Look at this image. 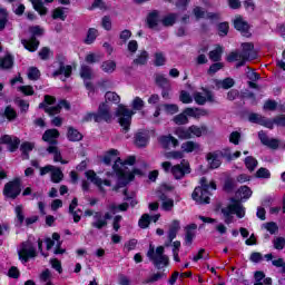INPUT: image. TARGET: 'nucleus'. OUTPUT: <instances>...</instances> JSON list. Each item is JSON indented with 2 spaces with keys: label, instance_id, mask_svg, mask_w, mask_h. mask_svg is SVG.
<instances>
[{
  "label": "nucleus",
  "instance_id": "bf43d9fd",
  "mask_svg": "<svg viewBox=\"0 0 285 285\" xmlns=\"http://www.w3.org/2000/svg\"><path fill=\"white\" fill-rule=\"evenodd\" d=\"M38 55L40 59H42V61H48V59H50V56L52 55V51H50V48L45 47L38 52Z\"/></svg>",
  "mask_w": 285,
  "mask_h": 285
},
{
  "label": "nucleus",
  "instance_id": "4468645a",
  "mask_svg": "<svg viewBox=\"0 0 285 285\" xmlns=\"http://www.w3.org/2000/svg\"><path fill=\"white\" fill-rule=\"evenodd\" d=\"M204 94L196 91L194 92V100L196 104H198V106H204V104H206V101H209V104H215V94H213V91L207 90V89H203Z\"/></svg>",
  "mask_w": 285,
  "mask_h": 285
},
{
  "label": "nucleus",
  "instance_id": "f704fd0d",
  "mask_svg": "<svg viewBox=\"0 0 285 285\" xmlns=\"http://www.w3.org/2000/svg\"><path fill=\"white\" fill-rule=\"evenodd\" d=\"M159 23V11H153L147 17V24L149 28H157Z\"/></svg>",
  "mask_w": 285,
  "mask_h": 285
},
{
  "label": "nucleus",
  "instance_id": "58836bf2",
  "mask_svg": "<svg viewBox=\"0 0 285 285\" xmlns=\"http://www.w3.org/2000/svg\"><path fill=\"white\" fill-rule=\"evenodd\" d=\"M63 179V171H61L60 168L55 167L51 170V181H53V184H59L61 183Z\"/></svg>",
  "mask_w": 285,
  "mask_h": 285
},
{
  "label": "nucleus",
  "instance_id": "1a4fd4ad",
  "mask_svg": "<svg viewBox=\"0 0 285 285\" xmlns=\"http://www.w3.org/2000/svg\"><path fill=\"white\" fill-rule=\"evenodd\" d=\"M132 110L126 108L124 105H120L116 110V117H118V122L122 128V132H128L130 130V124L132 121Z\"/></svg>",
  "mask_w": 285,
  "mask_h": 285
},
{
  "label": "nucleus",
  "instance_id": "a19ab883",
  "mask_svg": "<svg viewBox=\"0 0 285 285\" xmlns=\"http://www.w3.org/2000/svg\"><path fill=\"white\" fill-rule=\"evenodd\" d=\"M223 52L224 48L222 46H217L215 50L209 52L210 61H220Z\"/></svg>",
  "mask_w": 285,
  "mask_h": 285
},
{
  "label": "nucleus",
  "instance_id": "052dcab7",
  "mask_svg": "<svg viewBox=\"0 0 285 285\" xmlns=\"http://www.w3.org/2000/svg\"><path fill=\"white\" fill-rule=\"evenodd\" d=\"M273 244H274V248L276 250H284V247H285V238L284 237H276L274 240H273Z\"/></svg>",
  "mask_w": 285,
  "mask_h": 285
},
{
  "label": "nucleus",
  "instance_id": "aec40b11",
  "mask_svg": "<svg viewBox=\"0 0 285 285\" xmlns=\"http://www.w3.org/2000/svg\"><path fill=\"white\" fill-rule=\"evenodd\" d=\"M180 229H181V225H180L179 220H173L170 223L169 230H168L169 244H167V246H170V244H173V239H175V237H177V233H179Z\"/></svg>",
  "mask_w": 285,
  "mask_h": 285
},
{
  "label": "nucleus",
  "instance_id": "5fc2aeb1",
  "mask_svg": "<svg viewBox=\"0 0 285 285\" xmlns=\"http://www.w3.org/2000/svg\"><path fill=\"white\" fill-rule=\"evenodd\" d=\"M245 166L253 173L257 168V159L250 156L245 158Z\"/></svg>",
  "mask_w": 285,
  "mask_h": 285
},
{
  "label": "nucleus",
  "instance_id": "72a5a7b5",
  "mask_svg": "<svg viewBox=\"0 0 285 285\" xmlns=\"http://www.w3.org/2000/svg\"><path fill=\"white\" fill-rule=\"evenodd\" d=\"M136 161L135 156H129L122 164L125 166V173H127V175H141V170L139 169H135L134 171H129L128 168L126 166H134Z\"/></svg>",
  "mask_w": 285,
  "mask_h": 285
},
{
  "label": "nucleus",
  "instance_id": "f8f14e48",
  "mask_svg": "<svg viewBox=\"0 0 285 285\" xmlns=\"http://www.w3.org/2000/svg\"><path fill=\"white\" fill-rule=\"evenodd\" d=\"M220 157H227L228 159H233V156H230V149L227 148L207 154V161L209 164V168H219V166H222V160L219 159Z\"/></svg>",
  "mask_w": 285,
  "mask_h": 285
},
{
  "label": "nucleus",
  "instance_id": "c03bdc74",
  "mask_svg": "<svg viewBox=\"0 0 285 285\" xmlns=\"http://www.w3.org/2000/svg\"><path fill=\"white\" fill-rule=\"evenodd\" d=\"M108 101H110L111 104H119V101H121V98L119 97V95H117V92L108 91L105 95V104H108Z\"/></svg>",
  "mask_w": 285,
  "mask_h": 285
},
{
  "label": "nucleus",
  "instance_id": "37998d69",
  "mask_svg": "<svg viewBox=\"0 0 285 285\" xmlns=\"http://www.w3.org/2000/svg\"><path fill=\"white\" fill-rule=\"evenodd\" d=\"M237 195L238 197H240V199H250V197L253 196V190H250L248 186H242L237 190Z\"/></svg>",
  "mask_w": 285,
  "mask_h": 285
},
{
  "label": "nucleus",
  "instance_id": "9b49d317",
  "mask_svg": "<svg viewBox=\"0 0 285 285\" xmlns=\"http://www.w3.org/2000/svg\"><path fill=\"white\" fill-rule=\"evenodd\" d=\"M2 193L8 199H17L21 195V178H14L7 183Z\"/></svg>",
  "mask_w": 285,
  "mask_h": 285
},
{
  "label": "nucleus",
  "instance_id": "49530a36",
  "mask_svg": "<svg viewBox=\"0 0 285 285\" xmlns=\"http://www.w3.org/2000/svg\"><path fill=\"white\" fill-rule=\"evenodd\" d=\"M175 21H177V14L169 13L163 18L161 23H163V26L168 28L170 26H175Z\"/></svg>",
  "mask_w": 285,
  "mask_h": 285
},
{
  "label": "nucleus",
  "instance_id": "c85d7f7f",
  "mask_svg": "<svg viewBox=\"0 0 285 285\" xmlns=\"http://www.w3.org/2000/svg\"><path fill=\"white\" fill-rule=\"evenodd\" d=\"M159 199H160V202H163V204H161L163 210L170 212L175 207V200H173V198H168V196H166V194H161L159 196Z\"/></svg>",
  "mask_w": 285,
  "mask_h": 285
},
{
  "label": "nucleus",
  "instance_id": "dca6fc26",
  "mask_svg": "<svg viewBox=\"0 0 285 285\" xmlns=\"http://www.w3.org/2000/svg\"><path fill=\"white\" fill-rule=\"evenodd\" d=\"M0 144H7V146H9L10 153H14V150L19 148L21 140L14 136L4 135L0 138Z\"/></svg>",
  "mask_w": 285,
  "mask_h": 285
},
{
  "label": "nucleus",
  "instance_id": "2f4dec72",
  "mask_svg": "<svg viewBox=\"0 0 285 285\" xmlns=\"http://www.w3.org/2000/svg\"><path fill=\"white\" fill-rule=\"evenodd\" d=\"M59 75H63L65 78L68 79L70 75H72V66H63V63H61L59 69L52 73V77H59Z\"/></svg>",
  "mask_w": 285,
  "mask_h": 285
},
{
  "label": "nucleus",
  "instance_id": "6e6d98bb",
  "mask_svg": "<svg viewBox=\"0 0 285 285\" xmlns=\"http://www.w3.org/2000/svg\"><path fill=\"white\" fill-rule=\"evenodd\" d=\"M138 226L140 228H148L150 226V215L144 214L138 222Z\"/></svg>",
  "mask_w": 285,
  "mask_h": 285
},
{
  "label": "nucleus",
  "instance_id": "e2e57ef3",
  "mask_svg": "<svg viewBox=\"0 0 285 285\" xmlns=\"http://www.w3.org/2000/svg\"><path fill=\"white\" fill-rule=\"evenodd\" d=\"M165 157L166 159H184V151H168Z\"/></svg>",
  "mask_w": 285,
  "mask_h": 285
},
{
  "label": "nucleus",
  "instance_id": "09e8293b",
  "mask_svg": "<svg viewBox=\"0 0 285 285\" xmlns=\"http://www.w3.org/2000/svg\"><path fill=\"white\" fill-rule=\"evenodd\" d=\"M173 121L177 125V126H184L186 124H188V116H186V111L175 116L173 118Z\"/></svg>",
  "mask_w": 285,
  "mask_h": 285
},
{
  "label": "nucleus",
  "instance_id": "a18cd8bd",
  "mask_svg": "<svg viewBox=\"0 0 285 285\" xmlns=\"http://www.w3.org/2000/svg\"><path fill=\"white\" fill-rule=\"evenodd\" d=\"M134 63H136L137 66H146V63H148V51H141L134 60Z\"/></svg>",
  "mask_w": 285,
  "mask_h": 285
},
{
  "label": "nucleus",
  "instance_id": "f03ea898",
  "mask_svg": "<svg viewBox=\"0 0 285 285\" xmlns=\"http://www.w3.org/2000/svg\"><path fill=\"white\" fill-rule=\"evenodd\" d=\"M255 46L250 42H245L242 45V51H232L227 56V61L233 63V61H238L236 63V68H242V66H246V61H250V59H255Z\"/></svg>",
  "mask_w": 285,
  "mask_h": 285
},
{
  "label": "nucleus",
  "instance_id": "412c9836",
  "mask_svg": "<svg viewBox=\"0 0 285 285\" xmlns=\"http://www.w3.org/2000/svg\"><path fill=\"white\" fill-rule=\"evenodd\" d=\"M248 119L252 124H261V126H266V128H273V122L268 121L265 117L259 114H250Z\"/></svg>",
  "mask_w": 285,
  "mask_h": 285
},
{
  "label": "nucleus",
  "instance_id": "4c0bfd02",
  "mask_svg": "<svg viewBox=\"0 0 285 285\" xmlns=\"http://www.w3.org/2000/svg\"><path fill=\"white\" fill-rule=\"evenodd\" d=\"M98 36H99V31H97V29L95 28H90L87 32L85 43H87V46L95 43V40L97 39Z\"/></svg>",
  "mask_w": 285,
  "mask_h": 285
},
{
  "label": "nucleus",
  "instance_id": "a211bd4d",
  "mask_svg": "<svg viewBox=\"0 0 285 285\" xmlns=\"http://www.w3.org/2000/svg\"><path fill=\"white\" fill-rule=\"evenodd\" d=\"M57 139H59V130L57 129H48L42 135V140L50 144V146H57Z\"/></svg>",
  "mask_w": 285,
  "mask_h": 285
},
{
  "label": "nucleus",
  "instance_id": "f257e3e1",
  "mask_svg": "<svg viewBox=\"0 0 285 285\" xmlns=\"http://www.w3.org/2000/svg\"><path fill=\"white\" fill-rule=\"evenodd\" d=\"M102 161L104 164H106V166H110V164L115 161L112 166L114 173L116 174V177H118L120 181L122 180L124 185L135 179V176L132 174L126 173V169H125L126 165H124V163L121 161V158H119V150L110 149L105 154Z\"/></svg>",
  "mask_w": 285,
  "mask_h": 285
},
{
  "label": "nucleus",
  "instance_id": "8fccbe9b",
  "mask_svg": "<svg viewBox=\"0 0 285 285\" xmlns=\"http://www.w3.org/2000/svg\"><path fill=\"white\" fill-rule=\"evenodd\" d=\"M155 57V66H166V55L164 52L158 51L154 55Z\"/></svg>",
  "mask_w": 285,
  "mask_h": 285
},
{
  "label": "nucleus",
  "instance_id": "774afa93",
  "mask_svg": "<svg viewBox=\"0 0 285 285\" xmlns=\"http://www.w3.org/2000/svg\"><path fill=\"white\" fill-rule=\"evenodd\" d=\"M132 108L134 110H141V108H144V100L139 97H136L132 100Z\"/></svg>",
  "mask_w": 285,
  "mask_h": 285
},
{
  "label": "nucleus",
  "instance_id": "7c9ffc66",
  "mask_svg": "<svg viewBox=\"0 0 285 285\" xmlns=\"http://www.w3.org/2000/svg\"><path fill=\"white\" fill-rule=\"evenodd\" d=\"M102 72H106L107 75H112L115 70H117V62L115 60H106L100 66Z\"/></svg>",
  "mask_w": 285,
  "mask_h": 285
},
{
  "label": "nucleus",
  "instance_id": "5701e85b",
  "mask_svg": "<svg viewBox=\"0 0 285 285\" xmlns=\"http://www.w3.org/2000/svg\"><path fill=\"white\" fill-rule=\"evenodd\" d=\"M214 83L218 90L220 88H223V90H230V88H233V86H235V79L225 78L223 80H214Z\"/></svg>",
  "mask_w": 285,
  "mask_h": 285
},
{
  "label": "nucleus",
  "instance_id": "393cba45",
  "mask_svg": "<svg viewBox=\"0 0 285 285\" xmlns=\"http://www.w3.org/2000/svg\"><path fill=\"white\" fill-rule=\"evenodd\" d=\"M52 1L55 0H45V3H52ZM31 3L35 11L39 12V14L43 16L48 13V9L43 7V2L41 0H31Z\"/></svg>",
  "mask_w": 285,
  "mask_h": 285
},
{
  "label": "nucleus",
  "instance_id": "bb28decb",
  "mask_svg": "<svg viewBox=\"0 0 285 285\" xmlns=\"http://www.w3.org/2000/svg\"><path fill=\"white\" fill-rule=\"evenodd\" d=\"M234 27L236 30L242 32L245 37L248 36V22L244 21V19L236 18L234 20Z\"/></svg>",
  "mask_w": 285,
  "mask_h": 285
},
{
  "label": "nucleus",
  "instance_id": "de8ad7c7",
  "mask_svg": "<svg viewBox=\"0 0 285 285\" xmlns=\"http://www.w3.org/2000/svg\"><path fill=\"white\" fill-rule=\"evenodd\" d=\"M14 213L18 219V226H22L23 222H26V216L23 215V206L22 205L16 206Z\"/></svg>",
  "mask_w": 285,
  "mask_h": 285
},
{
  "label": "nucleus",
  "instance_id": "473e14b6",
  "mask_svg": "<svg viewBox=\"0 0 285 285\" xmlns=\"http://www.w3.org/2000/svg\"><path fill=\"white\" fill-rule=\"evenodd\" d=\"M67 139H69V141H81V139H83V135H81V132L76 128L68 127Z\"/></svg>",
  "mask_w": 285,
  "mask_h": 285
},
{
  "label": "nucleus",
  "instance_id": "79ce46f5",
  "mask_svg": "<svg viewBox=\"0 0 285 285\" xmlns=\"http://www.w3.org/2000/svg\"><path fill=\"white\" fill-rule=\"evenodd\" d=\"M80 77L85 81H90L92 79V69L89 66L82 65L80 69Z\"/></svg>",
  "mask_w": 285,
  "mask_h": 285
},
{
  "label": "nucleus",
  "instance_id": "423d86ee",
  "mask_svg": "<svg viewBox=\"0 0 285 285\" xmlns=\"http://www.w3.org/2000/svg\"><path fill=\"white\" fill-rule=\"evenodd\" d=\"M20 262L24 264L29 262V259H35L37 257V248L35 247V237L29 236L28 239L20 245V249L18 250Z\"/></svg>",
  "mask_w": 285,
  "mask_h": 285
},
{
  "label": "nucleus",
  "instance_id": "e433bc0d",
  "mask_svg": "<svg viewBox=\"0 0 285 285\" xmlns=\"http://www.w3.org/2000/svg\"><path fill=\"white\" fill-rule=\"evenodd\" d=\"M175 136L178 137V139H191L190 127L188 128L178 127L175 130Z\"/></svg>",
  "mask_w": 285,
  "mask_h": 285
},
{
  "label": "nucleus",
  "instance_id": "6ab92c4d",
  "mask_svg": "<svg viewBox=\"0 0 285 285\" xmlns=\"http://www.w3.org/2000/svg\"><path fill=\"white\" fill-rule=\"evenodd\" d=\"M150 136L146 131H138L135 136V144L137 148H146L148 146V141Z\"/></svg>",
  "mask_w": 285,
  "mask_h": 285
},
{
  "label": "nucleus",
  "instance_id": "0e129e2a",
  "mask_svg": "<svg viewBox=\"0 0 285 285\" xmlns=\"http://www.w3.org/2000/svg\"><path fill=\"white\" fill-rule=\"evenodd\" d=\"M18 90L22 92V95H26V97H32V95H35L32 86H20Z\"/></svg>",
  "mask_w": 285,
  "mask_h": 285
},
{
  "label": "nucleus",
  "instance_id": "a878e982",
  "mask_svg": "<svg viewBox=\"0 0 285 285\" xmlns=\"http://www.w3.org/2000/svg\"><path fill=\"white\" fill-rule=\"evenodd\" d=\"M184 111L187 117H194V119H199V117H206L208 115L206 110L199 108H186Z\"/></svg>",
  "mask_w": 285,
  "mask_h": 285
},
{
  "label": "nucleus",
  "instance_id": "864d4df0",
  "mask_svg": "<svg viewBox=\"0 0 285 285\" xmlns=\"http://www.w3.org/2000/svg\"><path fill=\"white\" fill-rule=\"evenodd\" d=\"M59 239H61V236L57 233L52 234V238H46L47 250H50L55 246V242H59Z\"/></svg>",
  "mask_w": 285,
  "mask_h": 285
},
{
  "label": "nucleus",
  "instance_id": "cd10ccee",
  "mask_svg": "<svg viewBox=\"0 0 285 285\" xmlns=\"http://www.w3.org/2000/svg\"><path fill=\"white\" fill-rule=\"evenodd\" d=\"M159 141L161 146H164V148H168V146H173L174 148H177V146H179V140H177V138L170 135L160 137Z\"/></svg>",
  "mask_w": 285,
  "mask_h": 285
},
{
  "label": "nucleus",
  "instance_id": "c9c22d12",
  "mask_svg": "<svg viewBox=\"0 0 285 285\" xmlns=\"http://www.w3.org/2000/svg\"><path fill=\"white\" fill-rule=\"evenodd\" d=\"M195 230H197V225L191 224L187 226L185 242L186 244H193V239H195Z\"/></svg>",
  "mask_w": 285,
  "mask_h": 285
},
{
  "label": "nucleus",
  "instance_id": "20e7f679",
  "mask_svg": "<svg viewBox=\"0 0 285 285\" xmlns=\"http://www.w3.org/2000/svg\"><path fill=\"white\" fill-rule=\"evenodd\" d=\"M96 124H101V121H106V124H110L112 121V110L109 102H102L98 107L97 112H88L83 116L82 121H92Z\"/></svg>",
  "mask_w": 285,
  "mask_h": 285
},
{
  "label": "nucleus",
  "instance_id": "9d476101",
  "mask_svg": "<svg viewBox=\"0 0 285 285\" xmlns=\"http://www.w3.org/2000/svg\"><path fill=\"white\" fill-rule=\"evenodd\" d=\"M30 32L35 37H31L29 40H22V45L26 50H29V52H37L39 48V40H37L36 37H41V35H43V29H41L39 26H36L30 28Z\"/></svg>",
  "mask_w": 285,
  "mask_h": 285
},
{
  "label": "nucleus",
  "instance_id": "ddd939ff",
  "mask_svg": "<svg viewBox=\"0 0 285 285\" xmlns=\"http://www.w3.org/2000/svg\"><path fill=\"white\" fill-rule=\"evenodd\" d=\"M108 219H112V215L110 213H105L104 215L101 212H95L91 226L92 228H97V230H101V228H106V226H108Z\"/></svg>",
  "mask_w": 285,
  "mask_h": 285
},
{
  "label": "nucleus",
  "instance_id": "3c124183",
  "mask_svg": "<svg viewBox=\"0 0 285 285\" xmlns=\"http://www.w3.org/2000/svg\"><path fill=\"white\" fill-rule=\"evenodd\" d=\"M39 77H41V72L39 71V69H37L36 67L29 68L28 79H30L31 81H37Z\"/></svg>",
  "mask_w": 285,
  "mask_h": 285
},
{
  "label": "nucleus",
  "instance_id": "39448f33",
  "mask_svg": "<svg viewBox=\"0 0 285 285\" xmlns=\"http://www.w3.org/2000/svg\"><path fill=\"white\" fill-rule=\"evenodd\" d=\"M222 214L225 217V224H233V215H236L239 219L244 218L246 215V209L239 200H235L229 204L227 207L222 209Z\"/></svg>",
  "mask_w": 285,
  "mask_h": 285
},
{
  "label": "nucleus",
  "instance_id": "338daca9",
  "mask_svg": "<svg viewBox=\"0 0 285 285\" xmlns=\"http://www.w3.org/2000/svg\"><path fill=\"white\" fill-rule=\"evenodd\" d=\"M50 279H52V273L50 272V269H45L40 274V282L48 283L50 282Z\"/></svg>",
  "mask_w": 285,
  "mask_h": 285
},
{
  "label": "nucleus",
  "instance_id": "f3484780",
  "mask_svg": "<svg viewBox=\"0 0 285 285\" xmlns=\"http://www.w3.org/2000/svg\"><path fill=\"white\" fill-rule=\"evenodd\" d=\"M87 179L91 181V184H95V186H98L101 190V186H110V180H102L97 176V174L94 170H88L85 173Z\"/></svg>",
  "mask_w": 285,
  "mask_h": 285
},
{
  "label": "nucleus",
  "instance_id": "680f3d73",
  "mask_svg": "<svg viewBox=\"0 0 285 285\" xmlns=\"http://www.w3.org/2000/svg\"><path fill=\"white\" fill-rule=\"evenodd\" d=\"M52 19H60L61 21H66V12L63 8H57L53 10Z\"/></svg>",
  "mask_w": 285,
  "mask_h": 285
},
{
  "label": "nucleus",
  "instance_id": "0eeeda50",
  "mask_svg": "<svg viewBox=\"0 0 285 285\" xmlns=\"http://www.w3.org/2000/svg\"><path fill=\"white\" fill-rule=\"evenodd\" d=\"M147 257L153 262L156 268H165V266H168V256L164 254V246H159L155 249V246L149 245Z\"/></svg>",
  "mask_w": 285,
  "mask_h": 285
},
{
  "label": "nucleus",
  "instance_id": "ea45409f",
  "mask_svg": "<svg viewBox=\"0 0 285 285\" xmlns=\"http://www.w3.org/2000/svg\"><path fill=\"white\" fill-rule=\"evenodd\" d=\"M156 83L160 88H170V80H168V78H166V76L163 73L156 75Z\"/></svg>",
  "mask_w": 285,
  "mask_h": 285
},
{
  "label": "nucleus",
  "instance_id": "13d9d810",
  "mask_svg": "<svg viewBox=\"0 0 285 285\" xmlns=\"http://www.w3.org/2000/svg\"><path fill=\"white\" fill-rule=\"evenodd\" d=\"M87 63H99L101 61V56L97 53H88L85 58Z\"/></svg>",
  "mask_w": 285,
  "mask_h": 285
},
{
  "label": "nucleus",
  "instance_id": "4be33fe9",
  "mask_svg": "<svg viewBox=\"0 0 285 285\" xmlns=\"http://www.w3.org/2000/svg\"><path fill=\"white\" fill-rule=\"evenodd\" d=\"M183 153H199L202 150V145L193 140H188L181 144Z\"/></svg>",
  "mask_w": 285,
  "mask_h": 285
},
{
  "label": "nucleus",
  "instance_id": "b1692460",
  "mask_svg": "<svg viewBox=\"0 0 285 285\" xmlns=\"http://www.w3.org/2000/svg\"><path fill=\"white\" fill-rule=\"evenodd\" d=\"M208 132V127L206 125L196 126L193 125L189 127V135L193 139V137H202V135H206Z\"/></svg>",
  "mask_w": 285,
  "mask_h": 285
},
{
  "label": "nucleus",
  "instance_id": "2eb2a0df",
  "mask_svg": "<svg viewBox=\"0 0 285 285\" xmlns=\"http://www.w3.org/2000/svg\"><path fill=\"white\" fill-rule=\"evenodd\" d=\"M188 173H190V165L186 160H183L180 165L171 167V175H174L175 179H183Z\"/></svg>",
  "mask_w": 285,
  "mask_h": 285
},
{
  "label": "nucleus",
  "instance_id": "7ed1b4c3",
  "mask_svg": "<svg viewBox=\"0 0 285 285\" xmlns=\"http://www.w3.org/2000/svg\"><path fill=\"white\" fill-rule=\"evenodd\" d=\"M210 189L217 190V185L215 181H210L208 185L206 177H203L200 179V187H196L191 194L194 202L197 204H210Z\"/></svg>",
  "mask_w": 285,
  "mask_h": 285
},
{
  "label": "nucleus",
  "instance_id": "603ef678",
  "mask_svg": "<svg viewBox=\"0 0 285 285\" xmlns=\"http://www.w3.org/2000/svg\"><path fill=\"white\" fill-rule=\"evenodd\" d=\"M13 63L12 56H6L0 60V68L8 70Z\"/></svg>",
  "mask_w": 285,
  "mask_h": 285
},
{
  "label": "nucleus",
  "instance_id": "c756f323",
  "mask_svg": "<svg viewBox=\"0 0 285 285\" xmlns=\"http://www.w3.org/2000/svg\"><path fill=\"white\" fill-rule=\"evenodd\" d=\"M47 153L53 155V161H60V164H68V160H63V158L61 157V151H59V148L57 146H49L47 148Z\"/></svg>",
  "mask_w": 285,
  "mask_h": 285
},
{
  "label": "nucleus",
  "instance_id": "4d7b16f0",
  "mask_svg": "<svg viewBox=\"0 0 285 285\" xmlns=\"http://www.w3.org/2000/svg\"><path fill=\"white\" fill-rule=\"evenodd\" d=\"M163 108L168 115H176V112H179V107L177 105L165 104L163 105Z\"/></svg>",
  "mask_w": 285,
  "mask_h": 285
},
{
  "label": "nucleus",
  "instance_id": "69168bd1",
  "mask_svg": "<svg viewBox=\"0 0 285 285\" xmlns=\"http://www.w3.org/2000/svg\"><path fill=\"white\" fill-rule=\"evenodd\" d=\"M4 116L7 117V119H9V121H12V119H17V111H14L13 108H11L10 106H8L4 109Z\"/></svg>",
  "mask_w": 285,
  "mask_h": 285
},
{
  "label": "nucleus",
  "instance_id": "6e6552de",
  "mask_svg": "<svg viewBox=\"0 0 285 285\" xmlns=\"http://www.w3.org/2000/svg\"><path fill=\"white\" fill-rule=\"evenodd\" d=\"M56 99L52 96H45V102H41L39 105V108H43L45 112L50 116L59 115L61 112V108H66V110H70V104L66 100H61L57 106H52L55 104Z\"/></svg>",
  "mask_w": 285,
  "mask_h": 285
}]
</instances>
